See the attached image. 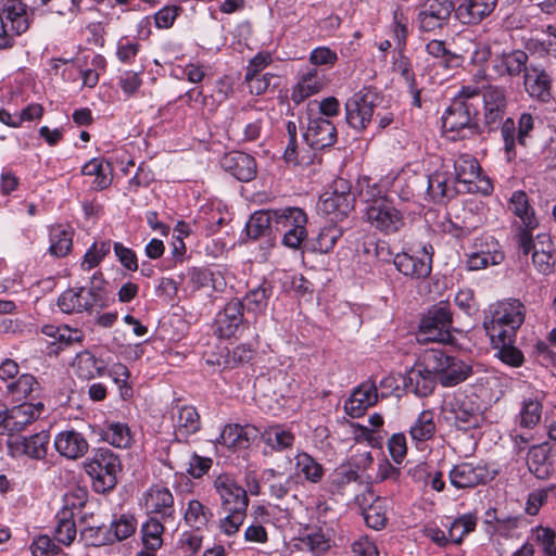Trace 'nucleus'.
<instances>
[{"label": "nucleus", "mask_w": 556, "mask_h": 556, "mask_svg": "<svg viewBox=\"0 0 556 556\" xmlns=\"http://www.w3.org/2000/svg\"><path fill=\"white\" fill-rule=\"evenodd\" d=\"M392 70L401 75L406 85L416 81L415 73L410 60L404 54V51H397L393 59Z\"/></svg>", "instance_id": "61"}, {"label": "nucleus", "mask_w": 556, "mask_h": 556, "mask_svg": "<svg viewBox=\"0 0 556 556\" xmlns=\"http://www.w3.org/2000/svg\"><path fill=\"white\" fill-rule=\"evenodd\" d=\"M433 247L425 244L415 251L396 253L393 257L395 268L412 279H425L432 270Z\"/></svg>", "instance_id": "13"}, {"label": "nucleus", "mask_w": 556, "mask_h": 556, "mask_svg": "<svg viewBox=\"0 0 556 556\" xmlns=\"http://www.w3.org/2000/svg\"><path fill=\"white\" fill-rule=\"evenodd\" d=\"M274 287L270 281L264 280L256 288L251 289L243 299V308L248 312L263 314L267 309L269 299L273 295Z\"/></svg>", "instance_id": "40"}, {"label": "nucleus", "mask_w": 556, "mask_h": 556, "mask_svg": "<svg viewBox=\"0 0 556 556\" xmlns=\"http://www.w3.org/2000/svg\"><path fill=\"white\" fill-rule=\"evenodd\" d=\"M381 100L382 98L379 93L370 87H364L354 93L345 102V121L348 125L357 131L366 129Z\"/></svg>", "instance_id": "10"}, {"label": "nucleus", "mask_w": 556, "mask_h": 556, "mask_svg": "<svg viewBox=\"0 0 556 556\" xmlns=\"http://www.w3.org/2000/svg\"><path fill=\"white\" fill-rule=\"evenodd\" d=\"M428 195L438 203L452 199L456 194L455 179L448 170L439 168L425 180Z\"/></svg>", "instance_id": "32"}, {"label": "nucleus", "mask_w": 556, "mask_h": 556, "mask_svg": "<svg viewBox=\"0 0 556 556\" xmlns=\"http://www.w3.org/2000/svg\"><path fill=\"white\" fill-rule=\"evenodd\" d=\"M49 434L46 431L29 437L16 435L15 439H8L7 445L12 457L28 456L33 459H43L47 455Z\"/></svg>", "instance_id": "22"}, {"label": "nucleus", "mask_w": 556, "mask_h": 556, "mask_svg": "<svg viewBox=\"0 0 556 556\" xmlns=\"http://www.w3.org/2000/svg\"><path fill=\"white\" fill-rule=\"evenodd\" d=\"M88 500V492L85 489H76L67 492L63 496V506L59 511H67L73 514V518L76 515V510L81 509Z\"/></svg>", "instance_id": "59"}, {"label": "nucleus", "mask_w": 556, "mask_h": 556, "mask_svg": "<svg viewBox=\"0 0 556 556\" xmlns=\"http://www.w3.org/2000/svg\"><path fill=\"white\" fill-rule=\"evenodd\" d=\"M213 517L212 509L199 500H190L184 514L186 523L197 530L206 528Z\"/></svg>", "instance_id": "42"}, {"label": "nucleus", "mask_w": 556, "mask_h": 556, "mask_svg": "<svg viewBox=\"0 0 556 556\" xmlns=\"http://www.w3.org/2000/svg\"><path fill=\"white\" fill-rule=\"evenodd\" d=\"M243 309V302L241 300L231 299L217 313L215 324L220 338L228 339L236 336L244 320Z\"/></svg>", "instance_id": "28"}, {"label": "nucleus", "mask_w": 556, "mask_h": 556, "mask_svg": "<svg viewBox=\"0 0 556 556\" xmlns=\"http://www.w3.org/2000/svg\"><path fill=\"white\" fill-rule=\"evenodd\" d=\"M33 556H58L62 553L59 543L47 534L36 536L30 544Z\"/></svg>", "instance_id": "56"}, {"label": "nucleus", "mask_w": 556, "mask_h": 556, "mask_svg": "<svg viewBox=\"0 0 556 556\" xmlns=\"http://www.w3.org/2000/svg\"><path fill=\"white\" fill-rule=\"evenodd\" d=\"M553 79L541 65L530 64L523 74V88L527 94L540 103H548L553 99Z\"/></svg>", "instance_id": "21"}, {"label": "nucleus", "mask_w": 556, "mask_h": 556, "mask_svg": "<svg viewBox=\"0 0 556 556\" xmlns=\"http://www.w3.org/2000/svg\"><path fill=\"white\" fill-rule=\"evenodd\" d=\"M456 8L452 0H427L418 13L422 31H434L444 27Z\"/></svg>", "instance_id": "19"}, {"label": "nucleus", "mask_w": 556, "mask_h": 556, "mask_svg": "<svg viewBox=\"0 0 556 556\" xmlns=\"http://www.w3.org/2000/svg\"><path fill=\"white\" fill-rule=\"evenodd\" d=\"M185 280L184 291L193 294L197 291L211 287L216 292H222L226 287V281L219 273H213L204 267L188 268L185 274L180 275Z\"/></svg>", "instance_id": "23"}, {"label": "nucleus", "mask_w": 556, "mask_h": 556, "mask_svg": "<svg viewBox=\"0 0 556 556\" xmlns=\"http://www.w3.org/2000/svg\"><path fill=\"white\" fill-rule=\"evenodd\" d=\"M213 489L218 496L220 509L226 514L219 519V531L232 535L239 531L247 517L250 502L248 493L230 473L216 476Z\"/></svg>", "instance_id": "2"}, {"label": "nucleus", "mask_w": 556, "mask_h": 556, "mask_svg": "<svg viewBox=\"0 0 556 556\" xmlns=\"http://www.w3.org/2000/svg\"><path fill=\"white\" fill-rule=\"evenodd\" d=\"M551 457L552 446L547 442L531 446L527 458L528 469L538 479L545 480L549 478L553 471Z\"/></svg>", "instance_id": "35"}, {"label": "nucleus", "mask_w": 556, "mask_h": 556, "mask_svg": "<svg viewBox=\"0 0 556 556\" xmlns=\"http://www.w3.org/2000/svg\"><path fill=\"white\" fill-rule=\"evenodd\" d=\"M479 104V88L475 86L462 87L442 116L444 130L459 134V138L472 136L477 129L475 117L478 114Z\"/></svg>", "instance_id": "3"}, {"label": "nucleus", "mask_w": 556, "mask_h": 556, "mask_svg": "<svg viewBox=\"0 0 556 556\" xmlns=\"http://www.w3.org/2000/svg\"><path fill=\"white\" fill-rule=\"evenodd\" d=\"M55 450L68 459L84 456L89 447L85 437L75 430L60 432L54 440Z\"/></svg>", "instance_id": "34"}, {"label": "nucleus", "mask_w": 556, "mask_h": 556, "mask_svg": "<svg viewBox=\"0 0 556 556\" xmlns=\"http://www.w3.org/2000/svg\"><path fill=\"white\" fill-rule=\"evenodd\" d=\"M354 195L350 192L348 181H336L333 191L325 192L317 204L318 211L330 222L342 220L354 207Z\"/></svg>", "instance_id": "12"}, {"label": "nucleus", "mask_w": 556, "mask_h": 556, "mask_svg": "<svg viewBox=\"0 0 556 556\" xmlns=\"http://www.w3.org/2000/svg\"><path fill=\"white\" fill-rule=\"evenodd\" d=\"M106 299L99 292V288H72L64 291L58 299V306L63 313L91 312L93 307H104Z\"/></svg>", "instance_id": "14"}, {"label": "nucleus", "mask_w": 556, "mask_h": 556, "mask_svg": "<svg viewBox=\"0 0 556 556\" xmlns=\"http://www.w3.org/2000/svg\"><path fill=\"white\" fill-rule=\"evenodd\" d=\"M452 323L450 305L440 302L429 308L421 318L417 340L419 342L450 343L453 341Z\"/></svg>", "instance_id": "8"}, {"label": "nucleus", "mask_w": 556, "mask_h": 556, "mask_svg": "<svg viewBox=\"0 0 556 556\" xmlns=\"http://www.w3.org/2000/svg\"><path fill=\"white\" fill-rule=\"evenodd\" d=\"M137 529V520L131 514H121L114 515L112 519L109 530L110 536L112 539V544L114 542H121L130 538Z\"/></svg>", "instance_id": "47"}, {"label": "nucleus", "mask_w": 556, "mask_h": 556, "mask_svg": "<svg viewBox=\"0 0 556 556\" xmlns=\"http://www.w3.org/2000/svg\"><path fill=\"white\" fill-rule=\"evenodd\" d=\"M424 186V177L414 173L402 172L394 177L391 191L396 193L401 200L408 201L415 195L418 188Z\"/></svg>", "instance_id": "41"}, {"label": "nucleus", "mask_w": 556, "mask_h": 556, "mask_svg": "<svg viewBox=\"0 0 556 556\" xmlns=\"http://www.w3.org/2000/svg\"><path fill=\"white\" fill-rule=\"evenodd\" d=\"M483 103V116L485 125L492 129L505 121L507 109V96L504 87L489 85L480 92V101Z\"/></svg>", "instance_id": "20"}, {"label": "nucleus", "mask_w": 556, "mask_h": 556, "mask_svg": "<svg viewBox=\"0 0 556 556\" xmlns=\"http://www.w3.org/2000/svg\"><path fill=\"white\" fill-rule=\"evenodd\" d=\"M222 168L239 181H252L257 174L255 159L244 152L231 151L220 159Z\"/></svg>", "instance_id": "24"}, {"label": "nucleus", "mask_w": 556, "mask_h": 556, "mask_svg": "<svg viewBox=\"0 0 556 556\" xmlns=\"http://www.w3.org/2000/svg\"><path fill=\"white\" fill-rule=\"evenodd\" d=\"M254 351L249 344H239L232 350H227L224 357L225 367H237L252 359Z\"/></svg>", "instance_id": "58"}, {"label": "nucleus", "mask_w": 556, "mask_h": 556, "mask_svg": "<svg viewBox=\"0 0 556 556\" xmlns=\"http://www.w3.org/2000/svg\"><path fill=\"white\" fill-rule=\"evenodd\" d=\"M334 223L331 222V224L324 226L318 233L316 250L320 253H329L343 235L342 228Z\"/></svg>", "instance_id": "54"}, {"label": "nucleus", "mask_w": 556, "mask_h": 556, "mask_svg": "<svg viewBox=\"0 0 556 556\" xmlns=\"http://www.w3.org/2000/svg\"><path fill=\"white\" fill-rule=\"evenodd\" d=\"M426 52L437 60L438 65L447 68L453 66L458 60V56L454 52L450 51L446 48L445 42L442 40H430L426 45Z\"/></svg>", "instance_id": "55"}, {"label": "nucleus", "mask_w": 556, "mask_h": 556, "mask_svg": "<svg viewBox=\"0 0 556 556\" xmlns=\"http://www.w3.org/2000/svg\"><path fill=\"white\" fill-rule=\"evenodd\" d=\"M142 505L149 515L161 518L164 522H174L176 509L174 495L166 486L152 484L142 495Z\"/></svg>", "instance_id": "17"}, {"label": "nucleus", "mask_w": 556, "mask_h": 556, "mask_svg": "<svg viewBox=\"0 0 556 556\" xmlns=\"http://www.w3.org/2000/svg\"><path fill=\"white\" fill-rule=\"evenodd\" d=\"M508 211L516 217L511 224L513 239L518 250L528 255L533 248V231L539 226L528 194L522 190L514 191L508 200Z\"/></svg>", "instance_id": "4"}, {"label": "nucleus", "mask_w": 556, "mask_h": 556, "mask_svg": "<svg viewBox=\"0 0 556 556\" xmlns=\"http://www.w3.org/2000/svg\"><path fill=\"white\" fill-rule=\"evenodd\" d=\"M496 4L497 0H463L455 15L463 24H478L494 11Z\"/></svg>", "instance_id": "33"}, {"label": "nucleus", "mask_w": 556, "mask_h": 556, "mask_svg": "<svg viewBox=\"0 0 556 556\" xmlns=\"http://www.w3.org/2000/svg\"><path fill=\"white\" fill-rule=\"evenodd\" d=\"M384 501L377 498L372 504L363 510V516L367 527L374 530H381L386 527L388 518L386 515Z\"/></svg>", "instance_id": "52"}, {"label": "nucleus", "mask_w": 556, "mask_h": 556, "mask_svg": "<svg viewBox=\"0 0 556 556\" xmlns=\"http://www.w3.org/2000/svg\"><path fill=\"white\" fill-rule=\"evenodd\" d=\"M337 135L336 126L329 119L318 116L309 118L303 137L312 149L321 150L334 144Z\"/></svg>", "instance_id": "27"}, {"label": "nucleus", "mask_w": 556, "mask_h": 556, "mask_svg": "<svg viewBox=\"0 0 556 556\" xmlns=\"http://www.w3.org/2000/svg\"><path fill=\"white\" fill-rule=\"evenodd\" d=\"M414 441L424 442L430 440L435 433L433 419H416L409 430Z\"/></svg>", "instance_id": "64"}, {"label": "nucleus", "mask_w": 556, "mask_h": 556, "mask_svg": "<svg viewBox=\"0 0 556 556\" xmlns=\"http://www.w3.org/2000/svg\"><path fill=\"white\" fill-rule=\"evenodd\" d=\"M260 440L264 444L263 455L269 456L291 448L295 442V434L282 425H273L261 432Z\"/></svg>", "instance_id": "31"}, {"label": "nucleus", "mask_w": 556, "mask_h": 556, "mask_svg": "<svg viewBox=\"0 0 556 556\" xmlns=\"http://www.w3.org/2000/svg\"><path fill=\"white\" fill-rule=\"evenodd\" d=\"M28 17L21 2L12 1L0 10V35L14 38L28 29ZM14 41V39H12Z\"/></svg>", "instance_id": "25"}, {"label": "nucleus", "mask_w": 556, "mask_h": 556, "mask_svg": "<svg viewBox=\"0 0 556 556\" xmlns=\"http://www.w3.org/2000/svg\"><path fill=\"white\" fill-rule=\"evenodd\" d=\"M72 233L62 228H54L50 233L49 252L55 257H63L68 254L72 249Z\"/></svg>", "instance_id": "53"}, {"label": "nucleus", "mask_w": 556, "mask_h": 556, "mask_svg": "<svg viewBox=\"0 0 556 556\" xmlns=\"http://www.w3.org/2000/svg\"><path fill=\"white\" fill-rule=\"evenodd\" d=\"M308 60L312 67H332L338 61V54L328 47H317L311 51Z\"/></svg>", "instance_id": "60"}, {"label": "nucleus", "mask_w": 556, "mask_h": 556, "mask_svg": "<svg viewBox=\"0 0 556 556\" xmlns=\"http://www.w3.org/2000/svg\"><path fill=\"white\" fill-rule=\"evenodd\" d=\"M472 375V366L441 348L425 350L408 370L406 387L416 395L427 396L439 383L455 387Z\"/></svg>", "instance_id": "1"}, {"label": "nucleus", "mask_w": 556, "mask_h": 556, "mask_svg": "<svg viewBox=\"0 0 556 556\" xmlns=\"http://www.w3.org/2000/svg\"><path fill=\"white\" fill-rule=\"evenodd\" d=\"M477 520V516L472 513L464 514L454 519L448 529V534L452 539V542L457 545L460 544L465 535L475 531Z\"/></svg>", "instance_id": "51"}, {"label": "nucleus", "mask_w": 556, "mask_h": 556, "mask_svg": "<svg viewBox=\"0 0 556 556\" xmlns=\"http://www.w3.org/2000/svg\"><path fill=\"white\" fill-rule=\"evenodd\" d=\"M308 218L303 208L286 206L274 208V228L282 235V244L287 248L300 249L307 238Z\"/></svg>", "instance_id": "7"}, {"label": "nucleus", "mask_w": 556, "mask_h": 556, "mask_svg": "<svg viewBox=\"0 0 556 556\" xmlns=\"http://www.w3.org/2000/svg\"><path fill=\"white\" fill-rule=\"evenodd\" d=\"M366 216L372 227L387 235L397 232L404 226L403 213L386 198L374 200Z\"/></svg>", "instance_id": "16"}, {"label": "nucleus", "mask_w": 556, "mask_h": 556, "mask_svg": "<svg viewBox=\"0 0 556 556\" xmlns=\"http://www.w3.org/2000/svg\"><path fill=\"white\" fill-rule=\"evenodd\" d=\"M525 320V306L518 301L500 303L485 315L483 328L489 338H516L517 329Z\"/></svg>", "instance_id": "6"}, {"label": "nucleus", "mask_w": 556, "mask_h": 556, "mask_svg": "<svg viewBox=\"0 0 556 556\" xmlns=\"http://www.w3.org/2000/svg\"><path fill=\"white\" fill-rule=\"evenodd\" d=\"M294 468L298 476H302L307 482L314 484L321 482L326 472L324 465L304 451L295 454Z\"/></svg>", "instance_id": "38"}, {"label": "nucleus", "mask_w": 556, "mask_h": 556, "mask_svg": "<svg viewBox=\"0 0 556 556\" xmlns=\"http://www.w3.org/2000/svg\"><path fill=\"white\" fill-rule=\"evenodd\" d=\"M101 439L117 448L130 446L132 435L130 428L124 422H112L101 431Z\"/></svg>", "instance_id": "45"}, {"label": "nucleus", "mask_w": 556, "mask_h": 556, "mask_svg": "<svg viewBox=\"0 0 556 556\" xmlns=\"http://www.w3.org/2000/svg\"><path fill=\"white\" fill-rule=\"evenodd\" d=\"M164 521L157 517H149L141 526V539L144 548L157 551L163 544Z\"/></svg>", "instance_id": "44"}, {"label": "nucleus", "mask_w": 556, "mask_h": 556, "mask_svg": "<svg viewBox=\"0 0 556 556\" xmlns=\"http://www.w3.org/2000/svg\"><path fill=\"white\" fill-rule=\"evenodd\" d=\"M535 127V117L530 112H522L517 122L507 117L500 128L503 141V151L505 160L510 163L517 157V146L526 148L528 139L531 137Z\"/></svg>", "instance_id": "9"}, {"label": "nucleus", "mask_w": 556, "mask_h": 556, "mask_svg": "<svg viewBox=\"0 0 556 556\" xmlns=\"http://www.w3.org/2000/svg\"><path fill=\"white\" fill-rule=\"evenodd\" d=\"M274 78L275 75L270 73L251 75L250 77L244 74V83L247 84L250 93L255 96L264 94Z\"/></svg>", "instance_id": "62"}, {"label": "nucleus", "mask_w": 556, "mask_h": 556, "mask_svg": "<svg viewBox=\"0 0 556 556\" xmlns=\"http://www.w3.org/2000/svg\"><path fill=\"white\" fill-rule=\"evenodd\" d=\"M54 540L59 544L70 546L77 536L76 523L72 513L58 511L55 515Z\"/></svg>", "instance_id": "43"}, {"label": "nucleus", "mask_w": 556, "mask_h": 556, "mask_svg": "<svg viewBox=\"0 0 556 556\" xmlns=\"http://www.w3.org/2000/svg\"><path fill=\"white\" fill-rule=\"evenodd\" d=\"M498 475V469L484 460L477 463L463 462L454 465L448 472L451 484L457 490L473 489L485 485Z\"/></svg>", "instance_id": "11"}, {"label": "nucleus", "mask_w": 556, "mask_h": 556, "mask_svg": "<svg viewBox=\"0 0 556 556\" xmlns=\"http://www.w3.org/2000/svg\"><path fill=\"white\" fill-rule=\"evenodd\" d=\"M198 226L205 230L207 236L214 235L223 225L224 218L219 212L212 208H202L195 220Z\"/></svg>", "instance_id": "57"}, {"label": "nucleus", "mask_w": 556, "mask_h": 556, "mask_svg": "<svg viewBox=\"0 0 556 556\" xmlns=\"http://www.w3.org/2000/svg\"><path fill=\"white\" fill-rule=\"evenodd\" d=\"M359 479L357 469L350 463L348 466H340L333 473L331 484L337 489H344L348 484L355 482Z\"/></svg>", "instance_id": "63"}, {"label": "nucleus", "mask_w": 556, "mask_h": 556, "mask_svg": "<svg viewBox=\"0 0 556 556\" xmlns=\"http://www.w3.org/2000/svg\"><path fill=\"white\" fill-rule=\"evenodd\" d=\"M490 341L492 346L497 350L496 355L502 362L515 367L522 364L523 355L514 346L515 338H490Z\"/></svg>", "instance_id": "46"}, {"label": "nucleus", "mask_w": 556, "mask_h": 556, "mask_svg": "<svg viewBox=\"0 0 556 556\" xmlns=\"http://www.w3.org/2000/svg\"><path fill=\"white\" fill-rule=\"evenodd\" d=\"M455 181L467 185L469 192L481 191L489 194L493 186L486 178L475 156L471 154H462L454 161Z\"/></svg>", "instance_id": "15"}, {"label": "nucleus", "mask_w": 556, "mask_h": 556, "mask_svg": "<svg viewBox=\"0 0 556 556\" xmlns=\"http://www.w3.org/2000/svg\"><path fill=\"white\" fill-rule=\"evenodd\" d=\"M73 369L78 378L91 380L103 376L106 371V366L104 361L97 358L91 352L83 351L75 356Z\"/></svg>", "instance_id": "37"}, {"label": "nucleus", "mask_w": 556, "mask_h": 556, "mask_svg": "<svg viewBox=\"0 0 556 556\" xmlns=\"http://www.w3.org/2000/svg\"><path fill=\"white\" fill-rule=\"evenodd\" d=\"M245 231L248 237L254 240L262 237L270 238L275 231L274 208L254 212L245 225Z\"/></svg>", "instance_id": "39"}, {"label": "nucleus", "mask_w": 556, "mask_h": 556, "mask_svg": "<svg viewBox=\"0 0 556 556\" xmlns=\"http://www.w3.org/2000/svg\"><path fill=\"white\" fill-rule=\"evenodd\" d=\"M529 56L521 49L504 50L496 53L491 59V79L497 78H515L525 74L528 65Z\"/></svg>", "instance_id": "18"}, {"label": "nucleus", "mask_w": 556, "mask_h": 556, "mask_svg": "<svg viewBox=\"0 0 556 556\" xmlns=\"http://www.w3.org/2000/svg\"><path fill=\"white\" fill-rule=\"evenodd\" d=\"M256 433L257 429L250 425H227L220 432L219 441L233 450L248 448Z\"/></svg>", "instance_id": "36"}, {"label": "nucleus", "mask_w": 556, "mask_h": 556, "mask_svg": "<svg viewBox=\"0 0 556 556\" xmlns=\"http://www.w3.org/2000/svg\"><path fill=\"white\" fill-rule=\"evenodd\" d=\"M39 382L36 377L30 374H22L15 380L10 381L5 391L16 401L28 397L37 388Z\"/></svg>", "instance_id": "48"}, {"label": "nucleus", "mask_w": 556, "mask_h": 556, "mask_svg": "<svg viewBox=\"0 0 556 556\" xmlns=\"http://www.w3.org/2000/svg\"><path fill=\"white\" fill-rule=\"evenodd\" d=\"M109 527L105 525H91L83 528L79 533V541L86 546H103L112 544Z\"/></svg>", "instance_id": "49"}, {"label": "nucleus", "mask_w": 556, "mask_h": 556, "mask_svg": "<svg viewBox=\"0 0 556 556\" xmlns=\"http://www.w3.org/2000/svg\"><path fill=\"white\" fill-rule=\"evenodd\" d=\"M472 250L489 258L491 263H502L504 253L498 241L492 236H481L473 242Z\"/></svg>", "instance_id": "50"}, {"label": "nucleus", "mask_w": 556, "mask_h": 556, "mask_svg": "<svg viewBox=\"0 0 556 556\" xmlns=\"http://www.w3.org/2000/svg\"><path fill=\"white\" fill-rule=\"evenodd\" d=\"M326 75L321 70L309 66L301 70L299 81L291 93L293 102L300 103L318 93L326 86Z\"/></svg>", "instance_id": "30"}, {"label": "nucleus", "mask_w": 556, "mask_h": 556, "mask_svg": "<svg viewBox=\"0 0 556 556\" xmlns=\"http://www.w3.org/2000/svg\"><path fill=\"white\" fill-rule=\"evenodd\" d=\"M86 473L91 479L92 490L99 494L111 492L117 484V473L122 463L117 454L106 447L93 450L84 463Z\"/></svg>", "instance_id": "5"}, {"label": "nucleus", "mask_w": 556, "mask_h": 556, "mask_svg": "<svg viewBox=\"0 0 556 556\" xmlns=\"http://www.w3.org/2000/svg\"><path fill=\"white\" fill-rule=\"evenodd\" d=\"M377 401V387L374 383L365 382L356 387L345 400L344 410L349 417H363Z\"/></svg>", "instance_id": "29"}, {"label": "nucleus", "mask_w": 556, "mask_h": 556, "mask_svg": "<svg viewBox=\"0 0 556 556\" xmlns=\"http://www.w3.org/2000/svg\"><path fill=\"white\" fill-rule=\"evenodd\" d=\"M265 123V115L257 113L256 116H244L233 119L227 129L228 137L238 143L256 141L262 134Z\"/></svg>", "instance_id": "26"}]
</instances>
